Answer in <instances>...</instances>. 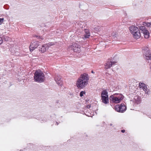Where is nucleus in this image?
I'll list each match as a JSON object with an SVG mask.
<instances>
[{
	"instance_id": "obj_20",
	"label": "nucleus",
	"mask_w": 151,
	"mask_h": 151,
	"mask_svg": "<svg viewBox=\"0 0 151 151\" xmlns=\"http://www.w3.org/2000/svg\"><path fill=\"white\" fill-rule=\"evenodd\" d=\"M55 44L54 43L52 42H50L48 44H47V45H48V47L50 46H51L52 45H53Z\"/></svg>"
},
{
	"instance_id": "obj_14",
	"label": "nucleus",
	"mask_w": 151,
	"mask_h": 151,
	"mask_svg": "<svg viewBox=\"0 0 151 151\" xmlns=\"http://www.w3.org/2000/svg\"><path fill=\"white\" fill-rule=\"evenodd\" d=\"M61 78L60 76L57 75L55 78V80L56 83L58 85L60 84L61 83Z\"/></svg>"
},
{
	"instance_id": "obj_11",
	"label": "nucleus",
	"mask_w": 151,
	"mask_h": 151,
	"mask_svg": "<svg viewBox=\"0 0 151 151\" xmlns=\"http://www.w3.org/2000/svg\"><path fill=\"white\" fill-rule=\"evenodd\" d=\"M137 29V31L136 32L134 33L133 35L134 38L136 39H138L141 36V34L139 32V30L138 28H136Z\"/></svg>"
},
{
	"instance_id": "obj_4",
	"label": "nucleus",
	"mask_w": 151,
	"mask_h": 151,
	"mask_svg": "<svg viewBox=\"0 0 151 151\" xmlns=\"http://www.w3.org/2000/svg\"><path fill=\"white\" fill-rule=\"evenodd\" d=\"M101 100L103 103L105 104L109 103V98L108 92L106 90H104L101 93Z\"/></svg>"
},
{
	"instance_id": "obj_13",
	"label": "nucleus",
	"mask_w": 151,
	"mask_h": 151,
	"mask_svg": "<svg viewBox=\"0 0 151 151\" xmlns=\"http://www.w3.org/2000/svg\"><path fill=\"white\" fill-rule=\"evenodd\" d=\"M116 62H108L105 65V68L106 69H108L111 68L112 65L114 64Z\"/></svg>"
},
{
	"instance_id": "obj_26",
	"label": "nucleus",
	"mask_w": 151,
	"mask_h": 151,
	"mask_svg": "<svg viewBox=\"0 0 151 151\" xmlns=\"http://www.w3.org/2000/svg\"><path fill=\"white\" fill-rule=\"evenodd\" d=\"M90 107H91V106H90V105H88L87 106V107L88 108V109L90 108Z\"/></svg>"
},
{
	"instance_id": "obj_29",
	"label": "nucleus",
	"mask_w": 151,
	"mask_h": 151,
	"mask_svg": "<svg viewBox=\"0 0 151 151\" xmlns=\"http://www.w3.org/2000/svg\"><path fill=\"white\" fill-rule=\"evenodd\" d=\"M110 125L111 126H112V124H110Z\"/></svg>"
},
{
	"instance_id": "obj_19",
	"label": "nucleus",
	"mask_w": 151,
	"mask_h": 151,
	"mask_svg": "<svg viewBox=\"0 0 151 151\" xmlns=\"http://www.w3.org/2000/svg\"><path fill=\"white\" fill-rule=\"evenodd\" d=\"M90 36V34H85L84 35V38H89V37Z\"/></svg>"
},
{
	"instance_id": "obj_12",
	"label": "nucleus",
	"mask_w": 151,
	"mask_h": 151,
	"mask_svg": "<svg viewBox=\"0 0 151 151\" xmlns=\"http://www.w3.org/2000/svg\"><path fill=\"white\" fill-rule=\"evenodd\" d=\"M136 28H138L137 27H135L134 26H132L129 28V30L131 33L133 35L134 33H136V32L137 31V29Z\"/></svg>"
},
{
	"instance_id": "obj_15",
	"label": "nucleus",
	"mask_w": 151,
	"mask_h": 151,
	"mask_svg": "<svg viewBox=\"0 0 151 151\" xmlns=\"http://www.w3.org/2000/svg\"><path fill=\"white\" fill-rule=\"evenodd\" d=\"M143 90L145 91V93H149L150 92V90L148 88L147 86H145L144 88L143 89Z\"/></svg>"
},
{
	"instance_id": "obj_9",
	"label": "nucleus",
	"mask_w": 151,
	"mask_h": 151,
	"mask_svg": "<svg viewBox=\"0 0 151 151\" xmlns=\"http://www.w3.org/2000/svg\"><path fill=\"white\" fill-rule=\"evenodd\" d=\"M39 43L38 42H31L29 47L30 51H33L37 47Z\"/></svg>"
},
{
	"instance_id": "obj_5",
	"label": "nucleus",
	"mask_w": 151,
	"mask_h": 151,
	"mask_svg": "<svg viewBox=\"0 0 151 151\" xmlns=\"http://www.w3.org/2000/svg\"><path fill=\"white\" fill-rule=\"evenodd\" d=\"M137 26L139 27L140 30L142 32L143 34L144 37L146 38H148L149 37V33L148 31L145 28V27L144 26H139L137 25Z\"/></svg>"
},
{
	"instance_id": "obj_24",
	"label": "nucleus",
	"mask_w": 151,
	"mask_h": 151,
	"mask_svg": "<svg viewBox=\"0 0 151 151\" xmlns=\"http://www.w3.org/2000/svg\"><path fill=\"white\" fill-rule=\"evenodd\" d=\"M34 37H36L38 38H41L42 39H43L40 36L37 35H34Z\"/></svg>"
},
{
	"instance_id": "obj_6",
	"label": "nucleus",
	"mask_w": 151,
	"mask_h": 151,
	"mask_svg": "<svg viewBox=\"0 0 151 151\" xmlns=\"http://www.w3.org/2000/svg\"><path fill=\"white\" fill-rule=\"evenodd\" d=\"M115 108L116 111L120 112H123L126 110V107L123 104H122L120 105H116Z\"/></svg>"
},
{
	"instance_id": "obj_1",
	"label": "nucleus",
	"mask_w": 151,
	"mask_h": 151,
	"mask_svg": "<svg viewBox=\"0 0 151 151\" xmlns=\"http://www.w3.org/2000/svg\"><path fill=\"white\" fill-rule=\"evenodd\" d=\"M88 80V78L87 74H84L82 75L77 82V87L81 88H83L87 84Z\"/></svg>"
},
{
	"instance_id": "obj_10",
	"label": "nucleus",
	"mask_w": 151,
	"mask_h": 151,
	"mask_svg": "<svg viewBox=\"0 0 151 151\" xmlns=\"http://www.w3.org/2000/svg\"><path fill=\"white\" fill-rule=\"evenodd\" d=\"M48 45L47 44L43 45L41 48H40L39 51L43 53L48 49Z\"/></svg>"
},
{
	"instance_id": "obj_8",
	"label": "nucleus",
	"mask_w": 151,
	"mask_h": 151,
	"mask_svg": "<svg viewBox=\"0 0 151 151\" xmlns=\"http://www.w3.org/2000/svg\"><path fill=\"white\" fill-rule=\"evenodd\" d=\"M144 55L145 58L147 60H150L151 58V52L148 49L145 50Z\"/></svg>"
},
{
	"instance_id": "obj_23",
	"label": "nucleus",
	"mask_w": 151,
	"mask_h": 151,
	"mask_svg": "<svg viewBox=\"0 0 151 151\" xmlns=\"http://www.w3.org/2000/svg\"><path fill=\"white\" fill-rule=\"evenodd\" d=\"M85 34H90V33L88 29H85Z\"/></svg>"
},
{
	"instance_id": "obj_28",
	"label": "nucleus",
	"mask_w": 151,
	"mask_h": 151,
	"mask_svg": "<svg viewBox=\"0 0 151 151\" xmlns=\"http://www.w3.org/2000/svg\"><path fill=\"white\" fill-rule=\"evenodd\" d=\"M6 40V41H8V39H7V40Z\"/></svg>"
},
{
	"instance_id": "obj_22",
	"label": "nucleus",
	"mask_w": 151,
	"mask_h": 151,
	"mask_svg": "<svg viewBox=\"0 0 151 151\" xmlns=\"http://www.w3.org/2000/svg\"><path fill=\"white\" fill-rule=\"evenodd\" d=\"M4 20V19L3 18H0V24L3 22Z\"/></svg>"
},
{
	"instance_id": "obj_27",
	"label": "nucleus",
	"mask_w": 151,
	"mask_h": 151,
	"mask_svg": "<svg viewBox=\"0 0 151 151\" xmlns=\"http://www.w3.org/2000/svg\"><path fill=\"white\" fill-rule=\"evenodd\" d=\"M121 132H122V133H124L125 132V130H122V131H121Z\"/></svg>"
},
{
	"instance_id": "obj_2",
	"label": "nucleus",
	"mask_w": 151,
	"mask_h": 151,
	"mask_svg": "<svg viewBox=\"0 0 151 151\" xmlns=\"http://www.w3.org/2000/svg\"><path fill=\"white\" fill-rule=\"evenodd\" d=\"M124 98V96L121 94H114L110 96L109 99L111 101L115 103H119Z\"/></svg>"
},
{
	"instance_id": "obj_7",
	"label": "nucleus",
	"mask_w": 151,
	"mask_h": 151,
	"mask_svg": "<svg viewBox=\"0 0 151 151\" xmlns=\"http://www.w3.org/2000/svg\"><path fill=\"white\" fill-rule=\"evenodd\" d=\"M71 49L75 52H80L81 51L80 47L76 43H73L71 47Z\"/></svg>"
},
{
	"instance_id": "obj_25",
	"label": "nucleus",
	"mask_w": 151,
	"mask_h": 151,
	"mask_svg": "<svg viewBox=\"0 0 151 151\" xmlns=\"http://www.w3.org/2000/svg\"><path fill=\"white\" fill-rule=\"evenodd\" d=\"M2 42V38L0 37V45Z\"/></svg>"
},
{
	"instance_id": "obj_18",
	"label": "nucleus",
	"mask_w": 151,
	"mask_h": 151,
	"mask_svg": "<svg viewBox=\"0 0 151 151\" xmlns=\"http://www.w3.org/2000/svg\"><path fill=\"white\" fill-rule=\"evenodd\" d=\"M145 25L147 27H151V22H150L145 23Z\"/></svg>"
},
{
	"instance_id": "obj_16",
	"label": "nucleus",
	"mask_w": 151,
	"mask_h": 151,
	"mask_svg": "<svg viewBox=\"0 0 151 151\" xmlns=\"http://www.w3.org/2000/svg\"><path fill=\"white\" fill-rule=\"evenodd\" d=\"M145 85L143 83H140L139 84V86L140 88H144V87L145 86Z\"/></svg>"
},
{
	"instance_id": "obj_3",
	"label": "nucleus",
	"mask_w": 151,
	"mask_h": 151,
	"mask_svg": "<svg viewBox=\"0 0 151 151\" xmlns=\"http://www.w3.org/2000/svg\"><path fill=\"white\" fill-rule=\"evenodd\" d=\"M34 79L35 81L39 83L44 81V75L42 71H37L35 73Z\"/></svg>"
},
{
	"instance_id": "obj_17",
	"label": "nucleus",
	"mask_w": 151,
	"mask_h": 151,
	"mask_svg": "<svg viewBox=\"0 0 151 151\" xmlns=\"http://www.w3.org/2000/svg\"><path fill=\"white\" fill-rule=\"evenodd\" d=\"M111 35L114 37H116L118 36V33L116 32H113L112 33Z\"/></svg>"
},
{
	"instance_id": "obj_21",
	"label": "nucleus",
	"mask_w": 151,
	"mask_h": 151,
	"mask_svg": "<svg viewBox=\"0 0 151 151\" xmlns=\"http://www.w3.org/2000/svg\"><path fill=\"white\" fill-rule=\"evenodd\" d=\"M85 94V92L83 91H81L80 93V96L82 97L83 96L84 94Z\"/></svg>"
}]
</instances>
